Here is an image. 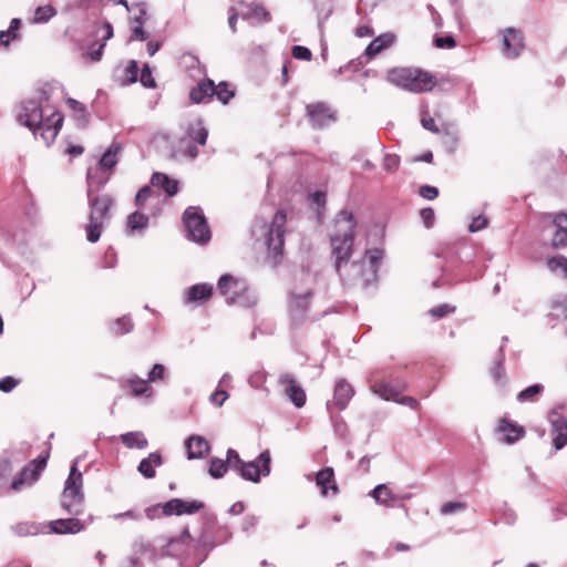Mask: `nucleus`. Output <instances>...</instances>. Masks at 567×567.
<instances>
[{
  "mask_svg": "<svg viewBox=\"0 0 567 567\" xmlns=\"http://www.w3.org/2000/svg\"><path fill=\"white\" fill-rule=\"evenodd\" d=\"M316 483L321 487V495L327 496L328 491L331 489L336 495L339 492L338 485L334 481V472L332 467H324L316 475Z\"/></svg>",
  "mask_w": 567,
  "mask_h": 567,
  "instance_id": "c85d7f7f",
  "label": "nucleus"
},
{
  "mask_svg": "<svg viewBox=\"0 0 567 567\" xmlns=\"http://www.w3.org/2000/svg\"><path fill=\"white\" fill-rule=\"evenodd\" d=\"M101 31L103 32V34H102L103 42H101L97 45V48H95L96 47L95 43L92 44L87 51V55L90 56V59L95 62L101 60L102 54H103V49L106 44V41L113 37V27L107 21L103 23Z\"/></svg>",
  "mask_w": 567,
  "mask_h": 567,
  "instance_id": "473e14b6",
  "label": "nucleus"
},
{
  "mask_svg": "<svg viewBox=\"0 0 567 567\" xmlns=\"http://www.w3.org/2000/svg\"><path fill=\"white\" fill-rule=\"evenodd\" d=\"M312 296L313 293L311 289H292L290 291L288 309L289 315L295 322H302L306 320L310 309Z\"/></svg>",
  "mask_w": 567,
  "mask_h": 567,
  "instance_id": "9b49d317",
  "label": "nucleus"
},
{
  "mask_svg": "<svg viewBox=\"0 0 567 567\" xmlns=\"http://www.w3.org/2000/svg\"><path fill=\"white\" fill-rule=\"evenodd\" d=\"M120 151L121 146L113 143L102 155L97 166L102 168V171H111L118 162L117 155Z\"/></svg>",
  "mask_w": 567,
  "mask_h": 567,
  "instance_id": "4c0bfd02",
  "label": "nucleus"
},
{
  "mask_svg": "<svg viewBox=\"0 0 567 567\" xmlns=\"http://www.w3.org/2000/svg\"><path fill=\"white\" fill-rule=\"evenodd\" d=\"M154 187L163 189L168 196H174L178 192V182L169 178L164 173H154L151 178Z\"/></svg>",
  "mask_w": 567,
  "mask_h": 567,
  "instance_id": "7c9ffc66",
  "label": "nucleus"
},
{
  "mask_svg": "<svg viewBox=\"0 0 567 567\" xmlns=\"http://www.w3.org/2000/svg\"><path fill=\"white\" fill-rule=\"evenodd\" d=\"M247 282L229 274L223 275L217 284L218 292L225 297L226 303L231 306L240 292L246 290Z\"/></svg>",
  "mask_w": 567,
  "mask_h": 567,
  "instance_id": "4468645a",
  "label": "nucleus"
},
{
  "mask_svg": "<svg viewBox=\"0 0 567 567\" xmlns=\"http://www.w3.org/2000/svg\"><path fill=\"white\" fill-rule=\"evenodd\" d=\"M267 381V373L262 370L256 371L250 374L248 383L254 389H264Z\"/></svg>",
  "mask_w": 567,
  "mask_h": 567,
  "instance_id": "6e6d98bb",
  "label": "nucleus"
},
{
  "mask_svg": "<svg viewBox=\"0 0 567 567\" xmlns=\"http://www.w3.org/2000/svg\"><path fill=\"white\" fill-rule=\"evenodd\" d=\"M237 299L238 300L234 301V305H237L243 308H251L258 301L257 295L249 288L248 285L246 286V290L240 292Z\"/></svg>",
  "mask_w": 567,
  "mask_h": 567,
  "instance_id": "c03bdc74",
  "label": "nucleus"
},
{
  "mask_svg": "<svg viewBox=\"0 0 567 567\" xmlns=\"http://www.w3.org/2000/svg\"><path fill=\"white\" fill-rule=\"evenodd\" d=\"M400 166V156L396 154H385L383 167L388 172H395Z\"/></svg>",
  "mask_w": 567,
  "mask_h": 567,
  "instance_id": "680f3d73",
  "label": "nucleus"
},
{
  "mask_svg": "<svg viewBox=\"0 0 567 567\" xmlns=\"http://www.w3.org/2000/svg\"><path fill=\"white\" fill-rule=\"evenodd\" d=\"M292 56L297 60L309 61L312 56V53L307 47L295 45L292 48Z\"/></svg>",
  "mask_w": 567,
  "mask_h": 567,
  "instance_id": "338daca9",
  "label": "nucleus"
},
{
  "mask_svg": "<svg viewBox=\"0 0 567 567\" xmlns=\"http://www.w3.org/2000/svg\"><path fill=\"white\" fill-rule=\"evenodd\" d=\"M551 245L554 247H566L567 246V230L557 228L553 235Z\"/></svg>",
  "mask_w": 567,
  "mask_h": 567,
  "instance_id": "69168bd1",
  "label": "nucleus"
},
{
  "mask_svg": "<svg viewBox=\"0 0 567 567\" xmlns=\"http://www.w3.org/2000/svg\"><path fill=\"white\" fill-rule=\"evenodd\" d=\"M87 199L90 205V218L85 228L86 239L90 243H96L101 237L104 223L109 218V210L113 205V199L109 195L99 197L94 196V194L87 196Z\"/></svg>",
  "mask_w": 567,
  "mask_h": 567,
  "instance_id": "6e6552de",
  "label": "nucleus"
},
{
  "mask_svg": "<svg viewBox=\"0 0 567 567\" xmlns=\"http://www.w3.org/2000/svg\"><path fill=\"white\" fill-rule=\"evenodd\" d=\"M83 476L78 470L76 463L71 466L64 488L61 495V507L70 515L79 516L83 514Z\"/></svg>",
  "mask_w": 567,
  "mask_h": 567,
  "instance_id": "0eeeda50",
  "label": "nucleus"
},
{
  "mask_svg": "<svg viewBox=\"0 0 567 567\" xmlns=\"http://www.w3.org/2000/svg\"><path fill=\"white\" fill-rule=\"evenodd\" d=\"M16 121L28 127L37 137L39 134L47 146L51 145L58 136L63 116L55 110L42 106L34 100L21 102L16 112Z\"/></svg>",
  "mask_w": 567,
  "mask_h": 567,
  "instance_id": "f257e3e1",
  "label": "nucleus"
},
{
  "mask_svg": "<svg viewBox=\"0 0 567 567\" xmlns=\"http://www.w3.org/2000/svg\"><path fill=\"white\" fill-rule=\"evenodd\" d=\"M229 394L225 390H216L214 391L210 396L209 401L212 404L216 406H221L224 402L228 399Z\"/></svg>",
  "mask_w": 567,
  "mask_h": 567,
  "instance_id": "774afa93",
  "label": "nucleus"
},
{
  "mask_svg": "<svg viewBox=\"0 0 567 567\" xmlns=\"http://www.w3.org/2000/svg\"><path fill=\"white\" fill-rule=\"evenodd\" d=\"M278 384L284 389L285 395L296 408H302L306 404V392L292 374H280Z\"/></svg>",
  "mask_w": 567,
  "mask_h": 567,
  "instance_id": "2eb2a0df",
  "label": "nucleus"
},
{
  "mask_svg": "<svg viewBox=\"0 0 567 567\" xmlns=\"http://www.w3.org/2000/svg\"><path fill=\"white\" fill-rule=\"evenodd\" d=\"M132 11L135 16L132 19L133 24L144 25L147 20V7L144 2H136L132 4Z\"/></svg>",
  "mask_w": 567,
  "mask_h": 567,
  "instance_id": "8fccbe9b",
  "label": "nucleus"
},
{
  "mask_svg": "<svg viewBox=\"0 0 567 567\" xmlns=\"http://www.w3.org/2000/svg\"><path fill=\"white\" fill-rule=\"evenodd\" d=\"M388 80L404 90L421 93L432 90L435 84L433 75L420 69L398 68L388 72Z\"/></svg>",
  "mask_w": 567,
  "mask_h": 567,
  "instance_id": "423d86ee",
  "label": "nucleus"
},
{
  "mask_svg": "<svg viewBox=\"0 0 567 567\" xmlns=\"http://www.w3.org/2000/svg\"><path fill=\"white\" fill-rule=\"evenodd\" d=\"M504 362L505 354L503 351V346H501L494 365L491 368V375L493 381L499 386H505L507 382Z\"/></svg>",
  "mask_w": 567,
  "mask_h": 567,
  "instance_id": "c9c22d12",
  "label": "nucleus"
},
{
  "mask_svg": "<svg viewBox=\"0 0 567 567\" xmlns=\"http://www.w3.org/2000/svg\"><path fill=\"white\" fill-rule=\"evenodd\" d=\"M21 25V20L18 18H13L10 21V25L7 30L0 31V44L9 45L11 40H14L18 38L17 31L19 30Z\"/></svg>",
  "mask_w": 567,
  "mask_h": 567,
  "instance_id": "37998d69",
  "label": "nucleus"
},
{
  "mask_svg": "<svg viewBox=\"0 0 567 567\" xmlns=\"http://www.w3.org/2000/svg\"><path fill=\"white\" fill-rule=\"evenodd\" d=\"M14 534L18 536H29L37 535L40 532V528L34 523H19L12 527Z\"/></svg>",
  "mask_w": 567,
  "mask_h": 567,
  "instance_id": "3c124183",
  "label": "nucleus"
},
{
  "mask_svg": "<svg viewBox=\"0 0 567 567\" xmlns=\"http://www.w3.org/2000/svg\"><path fill=\"white\" fill-rule=\"evenodd\" d=\"M338 234L331 236L332 255L336 258V270L338 275H343L342 265L348 261L354 240L355 220L348 210H341L336 218Z\"/></svg>",
  "mask_w": 567,
  "mask_h": 567,
  "instance_id": "7ed1b4c3",
  "label": "nucleus"
},
{
  "mask_svg": "<svg viewBox=\"0 0 567 567\" xmlns=\"http://www.w3.org/2000/svg\"><path fill=\"white\" fill-rule=\"evenodd\" d=\"M183 221L189 240L202 245L210 240V231L199 207L190 206L186 208L183 214Z\"/></svg>",
  "mask_w": 567,
  "mask_h": 567,
  "instance_id": "1a4fd4ad",
  "label": "nucleus"
},
{
  "mask_svg": "<svg viewBox=\"0 0 567 567\" xmlns=\"http://www.w3.org/2000/svg\"><path fill=\"white\" fill-rule=\"evenodd\" d=\"M544 391V385L540 383H536L533 385L527 386L523 391H520L516 400L520 403L524 402H534L538 395H540Z\"/></svg>",
  "mask_w": 567,
  "mask_h": 567,
  "instance_id": "79ce46f5",
  "label": "nucleus"
},
{
  "mask_svg": "<svg viewBox=\"0 0 567 567\" xmlns=\"http://www.w3.org/2000/svg\"><path fill=\"white\" fill-rule=\"evenodd\" d=\"M488 220L485 216L478 215L472 218V221L468 226V230L471 233L480 231L487 227Z\"/></svg>",
  "mask_w": 567,
  "mask_h": 567,
  "instance_id": "0e129e2a",
  "label": "nucleus"
},
{
  "mask_svg": "<svg viewBox=\"0 0 567 567\" xmlns=\"http://www.w3.org/2000/svg\"><path fill=\"white\" fill-rule=\"evenodd\" d=\"M188 140L195 141L198 145H205L208 137V130L205 127L200 118L188 124L186 128Z\"/></svg>",
  "mask_w": 567,
  "mask_h": 567,
  "instance_id": "2f4dec72",
  "label": "nucleus"
},
{
  "mask_svg": "<svg viewBox=\"0 0 567 567\" xmlns=\"http://www.w3.org/2000/svg\"><path fill=\"white\" fill-rule=\"evenodd\" d=\"M550 316L567 320V295H559L550 301Z\"/></svg>",
  "mask_w": 567,
  "mask_h": 567,
  "instance_id": "ea45409f",
  "label": "nucleus"
},
{
  "mask_svg": "<svg viewBox=\"0 0 567 567\" xmlns=\"http://www.w3.org/2000/svg\"><path fill=\"white\" fill-rule=\"evenodd\" d=\"M134 328L132 318L125 315L109 322V330L114 336H124L130 333Z\"/></svg>",
  "mask_w": 567,
  "mask_h": 567,
  "instance_id": "e433bc0d",
  "label": "nucleus"
},
{
  "mask_svg": "<svg viewBox=\"0 0 567 567\" xmlns=\"http://www.w3.org/2000/svg\"><path fill=\"white\" fill-rule=\"evenodd\" d=\"M455 311V307L449 303H443L437 307H434L430 310V315L435 318H443L450 313Z\"/></svg>",
  "mask_w": 567,
  "mask_h": 567,
  "instance_id": "e2e57ef3",
  "label": "nucleus"
},
{
  "mask_svg": "<svg viewBox=\"0 0 567 567\" xmlns=\"http://www.w3.org/2000/svg\"><path fill=\"white\" fill-rule=\"evenodd\" d=\"M171 156L173 158L184 156L190 159H195L198 156V150L194 144L190 143L188 138L183 137L177 142L176 150L172 152Z\"/></svg>",
  "mask_w": 567,
  "mask_h": 567,
  "instance_id": "58836bf2",
  "label": "nucleus"
},
{
  "mask_svg": "<svg viewBox=\"0 0 567 567\" xmlns=\"http://www.w3.org/2000/svg\"><path fill=\"white\" fill-rule=\"evenodd\" d=\"M204 507V503L199 501H184L173 498L162 505V513L166 516L195 514Z\"/></svg>",
  "mask_w": 567,
  "mask_h": 567,
  "instance_id": "a211bd4d",
  "label": "nucleus"
},
{
  "mask_svg": "<svg viewBox=\"0 0 567 567\" xmlns=\"http://www.w3.org/2000/svg\"><path fill=\"white\" fill-rule=\"evenodd\" d=\"M497 432L502 442L514 444L525 435V429L522 425L513 423L507 419H501L497 425Z\"/></svg>",
  "mask_w": 567,
  "mask_h": 567,
  "instance_id": "412c9836",
  "label": "nucleus"
},
{
  "mask_svg": "<svg viewBox=\"0 0 567 567\" xmlns=\"http://www.w3.org/2000/svg\"><path fill=\"white\" fill-rule=\"evenodd\" d=\"M395 42V35L391 32L382 33L373 39L365 49V55L375 56L383 50L390 48Z\"/></svg>",
  "mask_w": 567,
  "mask_h": 567,
  "instance_id": "c756f323",
  "label": "nucleus"
},
{
  "mask_svg": "<svg viewBox=\"0 0 567 567\" xmlns=\"http://www.w3.org/2000/svg\"><path fill=\"white\" fill-rule=\"evenodd\" d=\"M214 293V286L212 284L202 282L196 284L183 292V303L188 306H199L206 301H208Z\"/></svg>",
  "mask_w": 567,
  "mask_h": 567,
  "instance_id": "f3484780",
  "label": "nucleus"
},
{
  "mask_svg": "<svg viewBox=\"0 0 567 567\" xmlns=\"http://www.w3.org/2000/svg\"><path fill=\"white\" fill-rule=\"evenodd\" d=\"M110 172L102 171L99 166L90 167L86 173L87 196L97 193L109 182Z\"/></svg>",
  "mask_w": 567,
  "mask_h": 567,
  "instance_id": "b1692460",
  "label": "nucleus"
},
{
  "mask_svg": "<svg viewBox=\"0 0 567 567\" xmlns=\"http://www.w3.org/2000/svg\"><path fill=\"white\" fill-rule=\"evenodd\" d=\"M370 390L385 401H395L405 389V382L400 379L383 381L379 379V372L374 371L368 377Z\"/></svg>",
  "mask_w": 567,
  "mask_h": 567,
  "instance_id": "9d476101",
  "label": "nucleus"
},
{
  "mask_svg": "<svg viewBox=\"0 0 567 567\" xmlns=\"http://www.w3.org/2000/svg\"><path fill=\"white\" fill-rule=\"evenodd\" d=\"M216 91L214 95L223 103L227 104L229 100L234 96V91L228 89V84L225 82H220L218 85H215Z\"/></svg>",
  "mask_w": 567,
  "mask_h": 567,
  "instance_id": "864d4df0",
  "label": "nucleus"
},
{
  "mask_svg": "<svg viewBox=\"0 0 567 567\" xmlns=\"http://www.w3.org/2000/svg\"><path fill=\"white\" fill-rule=\"evenodd\" d=\"M287 216L284 210H278L272 217L270 224L262 219H256L252 225V233L264 236L268 250L277 258L282 254L284 235Z\"/></svg>",
  "mask_w": 567,
  "mask_h": 567,
  "instance_id": "39448f33",
  "label": "nucleus"
},
{
  "mask_svg": "<svg viewBox=\"0 0 567 567\" xmlns=\"http://www.w3.org/2000/svg\"><path fill=\"white\" fill-rule=\"evenodd\" d=\"M554 434L553 445L556 451L561 450L567 444V419L556 410L548 415Z\"/></svg>",
  "mask_w": 567,
  "mask_h": 567,
  "instance_id": "aec40b11",
  "label": "nucleus"
},
{
  "mask_svg": "<svg viewBox=\"0 0 567 567\" xmlns=\"http://www.w3.org/2000/svg\"><path fill=\"white\" fill-rule=\"evenodd\" d=\"M466 507V504L463 502H447L441 507L440 512L442 515H450L456 512L465 511Z\"/></svg>",
  "mask_w": 567,
  "mask_h": 567,
  "instance_id": "052dcab7",
  "label": "nucleus"
},
{
  "mask_svg": "<svg viewBox=\"0 0 567 567\" xmlns=\"http://www.w3.org/2000/svg\"><path fill=\"white\" fill-rule=\"evenodd\" d=\"M153 196L159 197V194H156L151 186L145 185L137 192L135 203L138 207H144L145 203Z\"/></svg>",
  "mask_w": 567,
  "mask_h": 567,
  "instance_id": "603ef678",
  "label": "nucleus"
},
{
  "mask_svg": "<svg viewBox=\"0 0 567 567\" xmlns=\"http://www.w3.org/2000/svg\"><path fill=\"white\" fill-rule=\"evenodd\" d=\"M114 520H124V519H131L135 522H140L143 518V514L140 511L136 509H128L123 513H116L110 516Z\"/></svg>",
  "mask_w": 567,
  "mask_h": 567,
  "instance_id": "4d7b16f0",
  "label": "nucleus"
},
{
  "mask_svg": "<svg viewBox=\"0 0 567 567\" xmlns=\"http://www.w3.org/2000/svg\"><path fill=\"white\" fill-rule=\"evenodd\" d=\"M148 225V217L140 212H134L127 217V229L130 233L143 230Z\"/></svg>",
  "mask_w": 567,
  "mask_h": 567,
  "instance_id": "a19ab883",
  "label": "nucleus"
},
{
  "mask_svg": "<svg viewBox=\"0 0 567 567\" xmlns=\"http://www.w3.org/2000/svg\"><path fill=\"white\" fill-rule=\"evenodd\" d=\"M240 18L252 24H261L271 21L270 12L260 3L239 2Z\"/></svg>",
  "mask_w": 567,
  "mask_h": 567,
  "instance_id": "6ab92c4d",
  "label": "nucleus"
},
{
  "mask_svg": "<svg viewBox=\"0 0 567 567\" xmlns=\"http://www.w3.org/2000/svg\"><path fill=\"white\" fill-rule=\"evenodd\" d=\"M229 467V464L226 461H223L220 458H212L210 465H209V475L214 478H221L227 470Z\"/></svg>",
  "mask_w": 567,
  "mask_h": 567,
  "instance_id": "de8ad7c7",
  "label": "nucleus"
},
{
  "mask_svg": "<svg viewBox=\"0 0 567 567\" xmlns=\"http://www.w3.org/2000/svg\"><path fill=\"white\" fill-rule=\"evenodd\" d=\"M354 395V390L344 379L339 380L334 386L333 404L339 410H344Z\"/></svg>",
  "mask_w": 567,
  "mask_h": 567,
  "instance_id": "bb28decb",
  "label": "nucleus"
},
{
  "mask_svg": "<svg viewBox=\"0 0 567 567\" xmlns=\"http://www.w3.org/2000/svg\"><path fill=\"white\" fill-rule=\"evenodd\" d=\"M306 111L313 127L321 128L336 121L334 113L322 102L308 104Z\"/></svg>",
  "mask_w": 567,
  "mask_h": 567,
  "instance_id": "dca6fc26",
  "label": "nucleus"
},
{
  "mask_svg": "<svg viewBox=\"0 0 567 567\" xmlns=\"http://www.w3.org/2000/svg\"><path fill=\"white\" fill-rule=\"evenodd\" d=\"M365 256L368 257V266L365 260L353 261L349 264V260L343 262L342 272L339 275L341 280L347 285H354L361 280L362 288H368L374 284L378 279V270L383 259L384 252L382 249L375 248L367 250Z\"/></svg>",
  "mask_w": 567,
  "mask_h": 567,
  "instance_id": "f03ea898",
  "label": "nucleus"
},
{
  "mask_svg": "<svg viewBox=\"0 0 567 567\" xmlns=\"http://www.w3.org/2000/svg\"><path fill=\"white\" fill-rule=\"evenodd\" d=\"M48 461V455L38 456L30 464L23 467L19 475L12 481L10 488L19 492L27 486H31L38 481L40 473L44 470Z\"/></svg>",
  "mask_w": 567,
  "mask_h": 567,
  "instance_id": "f8f14e48",
  "label": "nucleus"
},
{
  "mask_svg": "<svg viewBox=\"0 0 567 567\" xmlns=\"http://www.w3.org/2000/svg\"><path fill=\"white\" fill-rule=\"evenodd\" d=\"M55 14L56 10L51 4L40 6L35 9L33 22L47 23Z\"/></svg>",
  "mask_w": 567,
  "mask_h": 567,
  "instance_id": "a18cd8bd",
  "label": "nucleus"
},
{
  "mask_svg": "<svg viewBox=\"0 0 567 567\" xmlns=\"http://www.w3.org/2000/svg\"><path fill=\"white\" fill-rule=\"evenodd\" d=\"M164 464L159 452H152L142 458L137 465V472L145 478L152 480L156 476V468Z\"/></svg>",
  "mask_w": 567,
  "mask_h": 567,
  "instance_id": "4be33fe9",
  "label": "nucleus"
},
{
  "mask_svg": "<svg viewBox=\"0 0 567 567\" xmlns=\"http://www.w3.org/2000/svg\"><path fill=\"white\" fill-rule=\"evenodd\" d=\"M84 529V524L75 518H60L50 522V532L54 534H78Z\"/></svg>",
  "mask_w": 567,
  "mask_h": 567,
  "instance_id": "5701e85b",
  "label": "nucleus"
},
{
  "mask_svg": "<svg viewBox=\"0 0 567 567\" xmlns=\"http://www.w3.org/2000/svg\"><path fill=\"white\" fill-rule=\"evenodd\" d=\"M167 378V370L164 364L162 363H155L153 368L147 373V379H145L148 384L151 382H159L164 381Z\"/></svg>",
  "mask_w": 567,
  "mask_h": 567,
  "instance_id": "09e8293b",
  "label": "nucleus"
},
{
  "mask_svg": "<svg viewBox=\"0 0 567 567\" xmlns=\"http://www.w3.org/2000/svg\"><path fill=\"white\" fill-rule=\"evenodd\" d=\"M524 48V34L520 30L511 27L503 31L502 54L506 59H516Z\"/></svg>",
  "mask_w": 567,
  "mask_h": 567,
  "instance_id": "ddd939ff",
  "label": "nucleus"
},
{
  "mask_svg": "<svg viewBox=\"0 0 567 567\" xmlns=\"http://www.w3.org/2000/svg\"><path fill=\"white\" fill-rule=\"evenodd\" d=\"M371 496L377 503L392 507L400 498L394 495L385 484H379L371 491Z\"/></svg>",
  "mask_w": 567,
  "mask_h": 567,
  "instance_id": "f704fd0d",
  "label": "nucleus"
},
{
  "mask_svg": "<svg viewBox=\"0 0 567 567\" xmlns=\"http://www.w3.org/2000/svg\"><path fill=\"white\" fill-rule=\"evenodd\" d=\"M442 142H443L445 148L450 153H453L456 150L457 143H458L457 132L451 127H444Z\"/></svg>",
  "mask_w": 567,
  "mask_h": 567,
  "instance_id": "49530a36",
  "label": "nucleus"
},
{
  "mask_svg": "<svg viewBox=\"0 0 567 567\" xmlns=\"http://www.w3.org/2000/svg\"><path fill=\"white\" fill-rule=\"evenodd\" d=\"M227 462L229 464V468L237 472L243 480L250 481L252 483H259L261 476L265 477L270 474L271 458L268 451L261 452L250 462H245L240 458L237 451L228 449Z\"/></svg>",
  "mask_w": 567,
  "mask_h": 567,
  "instance_id": "20e7f679",
  "label": "nucleus"
},
{
  "mask_svg": "<svg viewBox=\"0 0 567 567\" xmlns=\"http://www.w3.org/2000/svg\"><path fill=\"white\" fill-rule=\"evenodd\" d=\"M140 81L145 87L154 89L156 86V82L152 76V71L148 64L143 65L141 70Z\"/></svg>",
  "mask_w": 567,
  "mask_h": 567,
  "instance_id": "bf43d9fd",
  "label": "nucleus"
},
{
  "mask_svg": "<svg viewBox=\"0 0 567 567\" xmlns=\"http://www.w3.org/2000/svg\"><path fill=\"white\" fill-rule=\"evenodd\" d=\"M215 91L216 89L214 81L205 80L192 89L189 92V99L196 104L208 102L214 96Z\"/></svg>",
  "mask_w": 567,
  "mask_h": 567,
  "instance_id": "cd10ccee",
  "label": "nucleus"
},
{
  "mask_svg": "<svg viewBox=\"0 0 567 567\" xmlns=\"http://www.w3.org/2000/svg\"><path fill=\"white\" fill-rule=\"evenodd\" d=\"M122 389H130L133 396L151 395V388L145 379L137 375L124 377L120 379Z\"/></svg>",
  "mask_w": 567,
  "mask_h": 567,
  "instance_id": "a878e982",
  "label": "nucleus"
},
{
  "mask_svg": "<svg viewBox=\"0 0 567 567\" xmlns=\"http://www.w3.org/2000/svg\"><path fill=\"white\" fill-rule=\"evenodd\" d=\"M185 447L187 450V458H202L209 452V443L208 441L200 435H190L185 441Z\"/></svg>",
  "mask_w": 567,
  "mask_h": 567,
  "instance_id": "393cba45",
  "label": "nucleus"
},
{
  "mask_svg": "<svg viewBox=\"0 0 567 567\" xmlns=\"http://www.w3.org/2000/svg\"><path fill=\"white\" fill-rule=\"evenodd\" d=\"M550 271L561 270L567 276V258L564 256L551 257L547 261Z\"/></svg>",
  "mask_w": 567,
  "mask_h": 567,
  "instance_id": "5fc2aeb1",
  "label": "nucleus"
},
{
  "mask_svg": "<svg viewBox=\"0 0 567 567\" xmlns=\"http://www.w3.org/2000/svg\"><path fill=\"white\" fill-rule=\"evenodd\" d=\"M120 440L127 449L143 450L148 445V441L145 434L141 431L126 432L121 434Z\"/></svg>",
  "mask_w": 567,
  "mask_h": 567,
  "instance_id": "72a5a7b5",
  "label": "nucleus"
},
{
  "mask_svg": "<svg viewBox=\"0 0 567 567\" xmlns=\"http://www.w3.org/2000/svg\"><path fill=\"white\" fill-rule=\"evenodd\" d=\"M138 64L135 60H131L124 70L125 83H135L138 78Z\"/></svg>",
  "mask_w": 567,
  "mask_h": 567,
  "instance_id": "13d9d810",
  "label": "nucleus"
}]
</instances>
